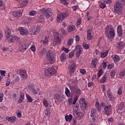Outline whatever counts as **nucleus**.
Wrapping results in <instances>:
<instances>
[{
    "label": "nucleus",
    "instance_id": "nucleus-1",
    "mask_svg": "<svg viewBox=\"0 0 125 125\" xmlns=\"http://www.w3.org/2000/svg\"><path fill=\"white\" fill-rule=\"evenodd\" d=\"M69 87L70 90L71 91V93L75 95L74 97V99L73 100V104H75L77 102V100H78V98L81 94V90L76 86L70 85L69 86Z\"/></svg>",
    "mask_w": 125,
    "mask_h": 125
},
{
    "label": "nucleus",
    "instance_id": "nucleus-2",
    "mask_svg": "<svg viewBox=\"0 0 125 125\" xmlns=\"http://www.w3.org/2000/svg\"><path fill=\"white\" fill-rule=\"evenodd\" d=\"M105 34L107 38H109V36L112 38H114L115 36V32L113 27L111 25H107L105 29Z\"/></svg>",
    "mask_w": 125,
    "mask_h": 125
},
{
    "label": "nucleus",
    "instance_id": "nucleus-3",
    "mask_svg": "<svg viewBox=\"0 0 125 125\" xmlns=\"http://www.w3.org/2000/svg\"><path fill=\"white\" fill-rule=\"evenodd\" d=\"M79 109V104H76L73 107V115H74L76 118L82 119L84 117V114L83 113L81 112V111H78Z\"/></svg>",
    "mask_w": 125,
    "mask_h": 125
},
{
    "label": "nucleus",
    "instance_id": "nucleus-4",
    "mask_svg": "<svg viewBox=\"0 0 125 125\" xmlns=\"http://www.w3.org/2000/svg\"><path fill=\"white\" fill-rule=\"evenodd\" d=\"M122 7L123 5L122 3L116 2L114 5V12L119 15H121L122 14Z\"/></svg>",
    "mask_w": 125,
    "mask_h": 125
},
{
    "label": "nucleus",
    "instance_id": "nucleus-5",
    "mask_svg": "<svg viewBox=\"0 0 125 125\" xmlns=\"http://www.w3.org/2000/svg\"><path fill=\"white\" fill-rule=\"evenodd\" d=\"M77 68L76 63L74 62H70L68 66V70H69V73L73 75L75 71Z\"/></svg>",
    "mask_w": 125,
    "mask_h": 125
},
{
    "label": "nucleus",
    "instance_id": "nucleus-6",
    "mask_svg": "<svg viewBox=\"0 0 125 125\" xmlns=\"http://www.w3.org/2000/svg\"><path fill=\"white\" fill-rule=\"evenodd\" d=\"M111 107H112V105L110 104L104 105V110L103 111V114L107 116H109L111 113V111H112Z\"/></svg>",
    "mask_w": 125,
    "mask_h": 125
},
{
    "label": "nucleus",
    "instance_id": "nucleus-7",
    "mask_svg": "<svg viewBox=\"0 0 125 125\" xmlns=\"http://www.w3.org/2000/svg\"><path fill=\"white\" fill-rule=\"evenodd\" d=\"M69 16V14L68 12H63L61 13V14H58L57 17V21H62L64 20V18L66 17H68Z\"/></svg>",
    "mask_w": 125,
    "mask_h": 125
},
{
    "label": "nucleus",
    "instance_id": "nucleus-8",
    "mask_svg": "<svg viewBox=\"0 0 125 125\" xmlns=\"http://www.w3.org/2000/svg\"><path fill=\"white\" fill-rule=\"evenodd\" d=\"M76 51V57L77 58H79L83 51V48L81 45L78 44L75 46V51Z\"/></svg>",
    "mask_w": 125,
    "mask_h": 125
},
{
    "label": "nucleus",
    "instance_id": "nucleus-9",
    "mask_svg": "<svg viewBox=\"0 0 125 125\" xmlns=\"http://www.w3.org/2000/svg\"><path fill=\"white\" fill-rule=\"evenodd\" d=\"M18 31L21 36H27V35H29V30L24 27H20L18 29Z\"/></svg>",
    "mask_w": 125,
    "mask_h": 125
},
{
    "label": "nucleus",
    "instance_id": "nucleus-10",
    "mask_svg": "<svg viewBox=\"0 0 125 125\" xmlns=\"http://www.w3.org/2000/svg\"><path fill=\"white\" fill-rule=\"evenodd\" d=\"M54 41L56 42H61V35L59 32H54Z\"/></svg>",
    "mask_w": 125,
    "mask_h": 125
},
{
    "label": "nucleus",
    "instance_id": "nucleus-11",
    "mask_svg": "<svg viewBox=\"0 0 125 125\" xmlns=\"http://www.w3.org/2000/svg\"><path fill=\"white\" fill-rule=\"evenodd\" d=\"M28 47H29L28 43H21L20 45V50L22 52H24V51L27 50Z\"/></svg>",
    "mask_w": 125,
    "mask_h": 125
},
{
    "label": "nucleus",
    "instance_id": "nucleus-12",
    "mask_svg": "<svg viewBox=\"0 0 125 125\" xmlns=\"http://www.w3.org/2000/svg\"><path fill=\"white\" fill-rule=\"evenodd\" d=\"M56 72V70L55 68L53 67V66H51V67H49L48 69V77H51L54 75Z\"/></svg>",
    "mask_w": 125,
    "mask_h": 125
},
{
    "label": "nucleus",
    "instance_id": "nucleus-13",
    "mask_svg": "<svg viewBox=\"0 0 125 125\" xmlns=\"http://www.w3.org/2000/svg\"><path fill=\"white\" fill-rule=\"evenodd\" d=\"M80 103L81 105V108L82 110H85V109L87 107V103L85 102V99H80Z\"/></svg>",
    "mask_w": 125,
    "mask_h": 125
},
{
    "label": "nucleus",
    "instance_id": "nucleus-14",
    "mask_svg": "<svg viewBox=\"0 0 125 125\" xmlns=\"http://www.w3.org/2000/svg\"><path fill=\"white\" fill-rule=\"evenodd\" d=\"M47 14H48V22H50V21H52L54 20V18L53 17H51L53 13L52 12V10L51 8H48L47 9Z\"/></svg>",
    "mask_w": 125,
    "mask_h": 125
},
{
    "label": "nucleus",
    "instance_id": "nucleus-15",
    "mask_svg": "<svg viewBox=\"0 0 125 125\" xmlns=\"http://www.w3.org/2000/svg\"><path fill=\"white\" fill-rule=\"evenodd\" d=\"M56 61V59L54 56H49L48 57V61H47V63L48 65H51L53 64H54Z\"/></svg>",
    "mask_w": 125,
    "mask_h": 125
},
{
    "label": "nucleus",
    "instance_id": "nucleus-16",
    "mask_svg": "<svg viewBox=\"0 0 125 125\" xmlns=\"http://www.w3.org/2000/svg\"><path fill=\"white\" fill-rule=\"evenodd\" d=\"M107 94L109 100L111 102H113V101H114V97L113 96V93L111 92V89H108L107 90Z\"/></svg>",
    "mask_w": 125,
    "mask_h": 125
},
{
    "label": "nucleus",
    "instance_id": "nucleus-17",
    "mask_svg": "<svg viewBox=\"0 0 125 125\" xmlns=\"http://www.w3.org/2000/svg\"><path fill=\"white\" fill-rule=\"evenodd\" d=\"M19 75L21 76V79H27V73L25 70H19Z\"/></svg>",
    "mask_w": 125,
    "mask_h": 125
},
{
    "label": "nucleus",
    "instance_id": "nucleus-18",
    "mask_svg": "<svg viewBox=\"0 0 125 125\" xmlns=\"http://www.w3.org/2000/svg\"><path fill=\"white\" fill-rule=\"evenodd\" d=\"M117 31L118 36H119V37H122L123 28H122V25H119L118 26L117 28Z\"/></svg>",
    "mask_w": 125,
    "mask_h": 125
},
{
    "label": "nucleus",
    "instance_id": "nucleus-19",
    "mask_svg": "<svg viewBox=\"0 0 125 125\" xmlns=\"http://www.w3.org/2000/svg\"><path fill=\"white\" fill-rule=\"evenodd\" d=\"M111 58H112V60H113L114 63H117L119 62V61H120V57L117 54L112 55Z\"/></svg>",
    "mask_w": 125,
    "mask_h": 125
},
{
    "label": "nucleus",
    "instance_id": "nucleus-20",
    "mask_svg": "<svg viewBox=\"0 0 125 125\" xmlns=\"http://www.w3.org/2000/svg\"><path fill=\"white\" fill-rule=\"evenodd\" d=\"M98 63V59L95 58L91 62V65L93 68H96Z\"/></svg>",
    "mask_w": 125,
    "mask_h": 125
},
{
    "label": "nucleus",
    "instance_id": "nucleus-21",
    "mask_svg": "<svg viewBox=\"0 0 125 125\" xmlns=\"http://www.w3.org/2000/svg\"><path fill=\"white\" fill-rule=\"evenodd\" d=\"M5 33L7 39L9 38L10 36H11V30L8 27H7L5 30Z\"/></svg>",
    "mask_w": 125,
    "mask_h": 125
},
{
    "label": "nucleus",
    "instance_id": "nucleus-22",
    "mask_svg": "<svg viewBox=\"0 0 125 125\" xmlns=\"http://www.w3.org/2000/svg\"><path fill=\"white\" fill-rule=\"evenodd\" d=\"M93 38L92 35V30L91 29H88L87 31V39L88 40H92Z\"/></svg>",
    "mask_w": 125,
    "mask_h": 125
},
{
    "label": "nucleus",
    "instance_id": "nucleus-23",
    "mask_svg": "<svg viewBox=\"0 0 125 125\" xmlns=\"http://www.w3.org/2000/svg\"><path fill=\"white\" fill-rule=\"evenodd\" d=\"M125 46V42L122 41L118 42L117 43V48L119 49H122Z\"/></svg>",
    "mask_w": 125,
    "mask_h": 125
},
{
    "label": "nucleus",
    "instance_id": "nucleus-24",
    "mask_svg": "<svg viewBox=\"0 0 125 125\" xmlns=\"http://www.w3.org/2000/svg\"><path fill=\"white\" fill-rule=\"evenodd\" d=\"M6 120L8 122H11V123H14L16 121V117L15 116L12 117H6Z\"/></svg>",
    "mask_w": 125,
    "mask_h": 125
},
{
    "label": "nucleus",
    "instance_id": "nucleus-25",
    "mask_svg": "<svg viewBox=\"0 0 125 125\" xmlns=\"http://www.w3.org/2000/svg\"><path fill=\"white\" fill-rule=\"evenodd\" d=\"M75 30V26L71 24L70 25H68L67 27V30L69 32L71 33V32L74 31Z\"/></svg>",
    "mask_w": 125,
    "mask_h": 125
},
{
    "label": "nucleus",
    "instance_id": "nucleus-26",
    "mask_svg": "<svg viewBox=\"0 0 125 125\" xmlns=\"http://www.w3.org/2000/svg\"><path fill=\"white\" fill-rule=\"evenodd\" d=\"M13 15L15 17H20V16L22 15V11H14L13 13Z\"/></svg>",
    "mask_w": 125,
    "mask_h": 125
},
{
    "label": "nucleus",
    "instance_id": "nucleus-27",
    "mask_svg": "<svg viewBox=\"0 0 125 125\" xmlns=\"http://www.w3.org/2000/svg\"><path fill=\"white\" fill-rule=\"evenodd\" d=\"M66 58V54L65 53H62V54H61L60 56L61 61L62 62H64Z\"/></svg>",
    "mask_w": 125,
    "mask_h": 125
},
{
    "label": "nucleus",
    "instance_id": "nucleus-28",
    "mask_svg": "<svg viewBox=\"0 0 125 125\" xmlns=\"http://www.w3.org/2000/svg\"><path fill=\"white\" fill-rule=\"evenodd\" d=\"M109 52L108 50L104 52H102L100 54V57L101 58H105L108 55V53Z\"/></svg>",
    "mask_w": 125,
    "mask_h": 125
},
{
    "label": "nucleus",
    "instance_id": "nucleus-29",
    "mask_svg": "<svg viewBox=\"0 0 125 125\" xmlns=\"http://www.w3.org/2000/svg\"><path fill=\"white\" fill-rule=\"evenodd\" d=\"M73 118V116L72 114H69V115H66L65 116V119L66 122H69V123L72 121V119Z\"/></svg>",
    "mask_w": 125,
    "mask_h": 125
},
{
    "label": "nucleus",
    "instance_id": "nucleus-30",
    "mask_svg": "<svg viewBox=\"0 0 125 125\" xmlns=\"http://www.w3.org/2000/svg\"><path fill=\"white\" fill-rule=\"evenodd\" d=\"M28 5V0H22L21 3V7H24Z\"/></svg>",
    "mask_w": 125,
    "mask_h": 125
},
{
    "label": "nucleus",
    "instance_id": "nucleus-31",
    "mask_svg": "<svg viewBox=\"0 0 125 125\" xmlns=\"http://www.w3.org/2000/svg\"><path fill=\"white\" fill-rule=\"evenodd\" d=\"M65 94L67 97H70V96H71V92L67 87H65Z\"/></svg>",
    "mask_w": 125,
    "mask_h": 125
},
{
    "label": "nucleus",
    "instance_id": "nucleus-32",
    "mask_svg": "<svg viewBox=\"0 0 125 125\" xmlns=\"http://www.w3.org/2000/svg\"><path fill=\"white\" fill-rule=\"evenodd\" d=\"M21 95H20V99L18 101L19 103H22L23 101L24 100V93L23 92H21Z\"/></svg>",
    "mask_w": 125,
    "mask_h": 125
},
{
    "label": "nucleus",
    "instance_id": "nucleus-33",
    "mask_svg": "<svg viewBox=\"0 0 125 125\" xmlns=\"http://www.w3.org/2000/svg\"><path fill=\"white\" fill-rule=\"evenodd\" d=\"M95 107L98 111L101 110V105H100L99 102L98 101L95 102Z\"/></svg>",
    "mask_w": 125,
    "mask_h": 125
},
{
    "label": "nucleus",
    "instance_id": "nucleus-34",
    "mask_svg": "<svg viewBox=\"0 0 125 125\" xmlns=\"http://www.w3.org/2000/svg\"><path fill=\"white\" fill-rule=\"evenodd\" d=\"M106 81H107V76L106 75H104L101 78V79L100 80V82L103 83H105Z\"/></svg>",
    "mask_w": 125,
    "mask_h": 125
},
{
    "label": "nucleus",
    "instance_id": "nucleus-35",
    "mask_svg": "<svg viewBox=\"0 0 125 125\" xmlns=\"http://www.w3.org/2000/svg\"><path fill=\"white\" fill-rule=\"evenodd\" d=\"M45 54H46V48H43L39 53V55L41 57L43 56V55H45Z\"/></svg>",
    "mask_w": 125,
    "mask_h": 125
},
{
    "label": "nucleus",
    "instance_id": "nucleus-36",
    "mask_svg": "<svg viewBox=\"0 0 125 125\" xmlns=\"http://www.w3.org/2000/svg\"><path fill=\"white\" fill-rule=\"evenodd\" d=\"M96 115V109L94 108H92V110H91V114L90 116L91 117H94Z\"/></svg>",
    "mask_w": 125,
    "mask_h": 125
},
{
    "label": "nucleus",
    "instance_id": "nucleus-37",
    "mask_svg": "<svg viewBox=\"0 0 125 125\" xmlns=\"http://www.w3.org/2000/svg\"><path fill=\"white\" fill-rule=\"evenodd\" d=\"M40 11L43 14H46L45 16L46 17H47V9H42L40 10Z\"/></svg>",
    "mask_w": 125,
    "mask_h": 125
},
{
    "label": "nucleus",
    "instance_id": "nucleus-38",
    "mask_svg": "<svg viewBox=\"0 0 125 125\" xmlns=\"http://www.w3.org/2000/svg\"><path fill=\"white\" fill-rule=\"evenodd\" d=\"M73 42L74 39H73V38H69L68 40L67 45L69 46L73 44Z\"/></svg>",
    "mask_w": 125,
    "mask_h": 125
},
{
    "label": "nucleus",
    "instance_id": "nucleus-39",
    "mask_svg": "<svg viewBox=\"0 0 125 125\" xmlns=\"http://www.w3.org/2000/svg\"><path fill=\"white\" fill-rule=\"evenodd\" d=\"M83 46L86 50L90 48V45L89 44H87L86 42H83Z\"/></svg>",
    "mask_w": 125,
    "mask_h": 125
},
{
    "label": "nucleus",
    "instance_id": "nucleus-40",
    "mask_svg": "<svg viewBox=\"0 0 125 125\" xmlns=\"http://www.w3.org/2000/svg\"><path fill=\"white\" fill-rule=\"evenodd\" d=\"M123 93V90H122V88L121 87H119L118 89L117 90V94L119 96L122 95Z\"/></svg>",
    "mask_w": 125,
    "mask_h": 125
},
{
    "label": "nucleus",
    "instance_id": "nucleus-41",
    "mask_svg": "<svg viewBox=\"0 0 125 125\" xmlns=\"http://www.w3.org/2000/svg\"><path fill=\"white\" fill-rule=\"evenodd\" d=\"M75 54V50H72L71 52H70L69 53V58H72L73 57H74Z\"/></svg>",
    "mask_w": 125,
    "mask_h": 125
},
{
    "label": "nucleus",
    "instance_id": "nucleus-42",
    "mask_svg": "<svg viewBox=\"0 0 125 125\" xmlns=\"http://www.w3.org/2000/svg\"><path fill=\"white\" fill-rule=\"evenodd\" d=\"M60 1L61 3H62V4L64 5H67L69 4L67 0H60Z\"/></svg>",
    "mask_w": 125,
    "mask_h": 125
},
{
    "label": "nucleus",
    "instance_id": "nucleus-43",
    "mask_svg": "<svg viewBox=\"0 0 125 125\" xmlns=\"http://www.w3.org/2000/svg\"><path fill=\"white\" fill-rule=\"evenodd\" d=\"M26 98L28 102H33V99L28 94H26Z\"/></svg>",
    "mask_w": 125,
    "mask_h": 125
},
{
    "label": "nucleus",
    "instance_id": "nucleus-44",
    "mask_svg": "<svg viewBox=\"0 0 125 125\" xmlns=\"http://www.w3.org/2000/svg\"><path fill=\"white\" fill-rule=\"evenodd\" d=\"M116 70L115 69H113L111 72H110V75L111 78H114L115 76Z\"/></svg>",
    "mask_w": 125,
    "mask_h": 125
},
{
    "label": "nucleus",
    "instance_id": "nucleus-45",
    "mask_svg": "<svg viewBox=\"0 0 125 125\" xmlns=\"http://www.w3.org/2000/svg\"><path fill=\"white\" fill-rule=\"evenodd\" d=\"M113 67H114V63H109L107 66L108 70H111Z\"/></svg>",
    "mask_w": 125,
    "mask_h": 125
},
{
    "label": "nucleus",
    "instance_id": "nucleus-46",
    "mask_svg": "<svg viewBox=\"0 0 125 125\" xmlns=\"http://www.w3.org/2000/svg\"><path fill=\"white\" fill-rule=\"evenodd\" d=\"M36 15V11H31L29 13L30 16H35Z\"/></svg>",
    "mask_w": 125,
    "mask_h": 125
},
{
    "label": "nucleus",
    "instance_id": "nucleus-47",
    "mask_svg": "<svg viewBox=\"0 0 125 125\" xmlns=\"http://www.w3.org/2000/svg\"><path fill=\"white\" fill-rule=\"evenodd\" d=\"M30 48L33 52H36V46L34 44L32 45Z\"/></svg>",
    "mask_w": 125,
    "mask_h": 125
},
{
    "label": "nucleus",
    "instance_id": "nucleus-48",
    "mask_svg": "<svg viewBox=\"0 0 125 125\" xmlns=\"http://www.w3.org/2000/svg\"><path fill=\"white\" fill-rule=\"evenodd\" d=\"M62 50L67 53V54L69 52V48H65V47H62Z\"/></svg>",
    "mask_w": 125,
    "mask_h": 125
},
{
    "label": "nucleus",
    "instance_id": "nucleus-49",
    "mask_svg": "<svg viewBox=\"0 0 125 125\" xmlns=\"http://www.w3.org/2000/svg\"><path fill=\"white\" fill-rule=\"evenodd\" d=\"M43 20V15H41L38 17V21L42 22Z\"/></svg>",
    "mask_w": 125,
    "mask_h": 125
},
{
    "label": "nucleus",
    "instance_id": "nucleus-50",
    "mask_svg": "<svg viewBox=\"0 0 125 125\" xmlns=\"http://www.w3.org/2000/svg\"><path fill=\"white\" fill-rule=\"evenodd\" d=\"M100 6L102 9H104V8L106 7V4L104 3H101Z\"/></svg>",
    "mask_w": 125,
    "mask_h": 125
},
{
    "label": "nucleus",
    "instance_id": "nucleus-51",
    "mask_svg": "<svg viewBox=\"0 0 125 125\" xmlns=\"http://www.w3.org/2000/svg\"><path fill=\"white\" fill-rule=\"evenodd\" d=\"M30 32L32 35H38L35 29H31Z\"/></svg>",
    "mask_w": 125,
    "mask_h": 125
},
{
    "label": "nucleus",
    "instance_id": "nucleus-52",
    "mask_svg": "<svg viewBox=\"0 0 125 125\" xmlns=\"http://www.w3.org/2000/svg\"><path fill=\"white\" fill-rule=\"evenodd\" d=\"M80 73L82 74V75H84L86 73V70L84 69H81L80 70Z\"/></svg>",
    "mask_w": 125,
    "mask_h": 125
},
{
    "label": "nucleus",
    "instance_id": "nucleus-53",
    "mask_svg": "<svg viewBox=\"0 0 125 125\" xmlns=\"http://www.w3.org/2000/svg\"><path fill=\"white\" fill-rule=\"evenodd\" d=\"M120 76L121 77H124V75H125V69H124V70L123 71H121L120 72V74H119Z\"/></svg>",
    "mask_w": 125,
    "mask_h": 125
},
{
    "label": "nucleus",
    "instance_id": "nucleus-54",
    "mask_svg": "<svg viewBox=\"0 0 125 125\" xmlns=\"http://www.w3.org/2000/svg\"><path fill=\"white\" fill-rule=\"evenodd\" d=\"M75 40L76 42H79L80 41V37L79 35H75Z\"/></svg>",
    "mask_w": 125,
    "mask_h": 125
},
{
    "label": "nucleus",
    "instance_id": "nucleus-55",
    "mask_svg": "<svg viewBox=\"0 0 125 125\" xmlns=\"http://www.w3.org/2000/svg\"><path fill=\"white\" fill-rule=\"evenodd\" d=\"M3 101V93H0V102Z\"/></svg>",
    "mask_w": 125,
    "mask_h": 125
},
{
    "label": "nucleus",
    "instance_id": "nucleus-56",
    "mask_svg": "<svg viewBox=\"0 0 125 125\" xmlns=\"http://www.w3.org/2000/svg\"><path fill=\"white\" fill-rule=\"evenodd\" d=\"M41 31V26H38L36 27V33L38 34H39V32Z\"/></svg>",
    "mask_w": 125,
    "mask_h": 125
},
{
    "label": "nucleus",
    "instance_id": "nucleus-57",
    "mask_svg": "<svg viewBox=\"0 0 125 125\" xmlns=\"http://www.w3.org/2000/svg\"><path fill=\"white\" fill-rule=\"evenodd\" d=\"M43 104L44 106H45V107H46V108H47V101H46V100L44 99L43 100Z\"/></svg>",
    "mask_w": 125,
    "mask_h": 125
},
{
    "label": "nucleus",
    "instance_id": "nucleus-58",
    "mask_svg": "<svg viewBox=\"0 0 125 125\" xmlns=\"http://www.w3.org/2000/svg\"><path fill=\"white\" fill-rule=\"evenodd\" d=\"M107 121L108 122V123H113L114 121V119L112 118V117H109V118L107 119Z\"/></svg>",
    "mask_w": 125,
    "mask_h": 125
},
{
    "label": "nucleus",
    "instance_id": "nucleus-59",
    "mask_svg": "<svg viewBox=\"0 0 125 125\" xmlns=\"http://www.w3.org/2000/svg\"><path fill=\"white\" fill-rule=\"evenodd\" d=\"M92 118V121L93 122H96L97 120V117H96V115H95L93 117H91Z\"/></svg>",
    "mask_w": 125,
    "mask_h": 125
},
{
    "label": "nucleus",
    "instance_id": "nucleus-60",
    "mask_svg": "<svg viewBox=\"0 0 125 125\" xmlns=\"http://www.w3.org/2000/svg\"><path fill=\"white\" fill-rule=\"evenodd\" d=\"M20 38L17 36H13V39L15 41H19Z\"/></svg>",
    "mask_w": 125,
    "mask_h": 125
},
{
    "label": "nucleus",
    "instance_id": "nucleus-61",
    "mask_svg": "<svg viewBox=\"0 0 125 125\" xmlns=\"http://www.w3.org/2000/svg\"><path fill=\"white\" fill-rule=\"evenodd\" d=\"M103 67L104 69H105L106 67H107V63L106 62H103Z\"/></svg>",
    "mask_w": 125,
    "mask_h": 125
},
{
    "label": "nucleus",
    "instance_id": "nucleus-62",
    "mask_svg": "<svg viewBox=\"0 0 125 125\" xmlns=\"http://www.w3.org/2000/svg\"><path fill=\"white\" fill-rule=\"evenodd\" d=\"M93 85H94V83H92V82H89V83H88L87 85H88V87H89L93 86Z\"/></svg>",
    "mask_w": 125,
    "mask_h": 125
},
{
    "label": "nucleus",
    "instance_id": "nucleus-63",
    "mask_svg": "<svg viewBox=\"0 0 125 125\" xmlns=\"http://www.w3.org/2000/svg\"><path fill=\"white\" fill-rule=\"evenodd\" d=\"M103 75V72L102 70H99L98 72V78H100L101 77V75Z\"/></svg>",
    "mask_w": 125,
    "mask_h": 125
},
{
    "label": "nucleus",
    "instance_id": "nucleus-64",
    "mask_svg": "<svg viewBox=\"0 0 125 125\" xmlns=\"http://www.w3.org/2000/svg\"><path fill=\"white\" fill-rule=\"evenodd\" d=\"M0 73L1 76H5V71L4 70H0Z\"/></svg>",
    "mask_w": 125,
    "mask_h": 125
}]
</instances>
